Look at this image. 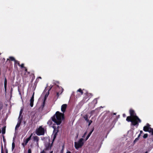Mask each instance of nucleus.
<instances>
[{
  "label": "nucleus",
  "mask_w": 153,
  "mask_h": 153,
  "mask_svg": "<svg viewBox=\"0 0 153 153\" xmlns=\"http://www.w3.org/2000/svg\"><path fill=\"white\" fill-rule=\"evenodd\" d=\"M67 106V105L66 104L62 105L61 106V110L63 113L57 111L56 114L51 117L52 120L57 125H59L61 123L62 120L65 119L64 113L66 110Z\"/></svg>",
  "instance_id": "f257e3e1"
},
{
  "label": "nucleus",
  "mask_w": 153,
  "mask_h": 153,
  "mask_svg": "<svg viewBox=\"0 0 153 153\" xmlns=\"http://www.w3.org/2000/svg\"><path fill=\"white\" fill-rule=\"evenodd\" d=\"M130 116L127 117L126 120L128 122H131V125L138 126L139 123L141 122V120L137 115L135 111L131 109L129 111Z\"/></svg>",
  "instance_id": "f03ea898"
},
{
  "label": "nucleus",
  "mask_w": 153,
  "mask_h": 153,
  "mask_svg": "<svg viewBox=\"0 0 153 153\" xmlns=\"http://www.w3.org/2000/svg\"><path fill=\"white\" fill-rule=\"evenodd\" d=\"M83 139H80L78 142H74V146L75 148L78 149L79 148H81L83 145L84 143L83 142Z\"/></svg>",
  "instance_id": "7ed1b4c3"
},
{
  "label": "nucleus",
  "mask_w": 153,
  "mask_h": 153,
  "mask_svg": "<svg viewBox=\"0 0 153 153\" xmlns=\"http://www.w3.org/2000/svg\"><path fill=\"white\" fill-rule=\"evenodd\" d=\"M36 133L38 136L44 135L45 134L44 128L42 126H40L38 128L36 129Z\"/></svg>",
  "instance_id": "20e7f679"
},
{
  "label": "nucleus",
  "mask_w": 153,
  "mask_h": 153,
  "mask_svg": "<svg viewBox=\"0 0 153 153\" xmlns=\"http://www.w3.org/2000/svg\"><path fill=\"white\" fill-rule=\"evenodd\" d=\"M32 135L33 134L32 133L26 139H24L23 142L22 143V145L24 148L25 147V146L27 144L29 141L31 139Z\"/></svg>",
  "instance_id": "39448f33"
},
{
  "label": "nucleus",
  "mask_w": 153,
  "mask_h": 153,
  "mask_svg": "<svg viewBox=\"0 0 153 153\" xmlns=\"http://www.w3.org/2000/svg\"><path fill=\"white\" fill-rule=\"evenodd\" d=\"M53 141L51 144L49 142L46 143H45V151L49 150L51 149L53 145Z\"/></svg>",
  "instance_id": "423d86ee"
},
{
  "label": "nucleus",
  "mask_w": 153,
  "mask_h": 153,
  "mask_svg": "<svg viewBox=\"0 0 153 153\" xmlns=\"http://www.w3.org/2000/svg\"><path fill=\"white\" fill-rule=\"evenodd\" d=\"M53 128L54 129L53 131V134H54V136L53 137V141H54L56 137L57 133L58 132V128H56V127L55 126H53Z\"/></svg>",
  "instance_id": "0eeeda50"
},
{
  "label": "nucleus",
  "mask_w": 153,
  "mask_h": 153,
  "mask_svg": "<svg viewBox=\"0 0 153 153\" xmlns=\"http://www.w3.org/2000/svg\"><path fill=\"white\" fill-rule=\"evenodd\" d=\"M33 141L34 142H36V145L37 146H39V138L38 136H33Z\"/></svg>",
  "instance_id": "6e6552de"
},
{
  "label": "nucleus",
  "mask_w": 153,
  "mask_h": 153,
  "mask_svg": "<svg viewBox=\"0 0 153 153\" xmlns=\"http://www.w3.org/2000/svg\"><path fill=\"white\" fill-rule=\"evenodd\" d=\"M34 92L30 100V105L32 107H33V102L34 101Z\"/></svg>",
  "instance_id": "1a4fd4ad"
},
{
  "label": "nucleus",
  "mask_w": 153,
  "mask_h": 153,
  "mask_svg": "<svg viewBox=\"0 0 153 153\" xmlns=\"http://www.w3.org/2000/svg\"><path fill=\"white\" fill-rule=\"evenodd\" d=\"M150 125L149 123H147L146 126H144L143 128V130L145 131L149 132Z\"/></svg>",
  "instance_id": "9d476101"
},
{
  "label": "nucleus",
  "mask_w": 153,
  "mask_h": 153,
  "mask_svg": "<svg viewBox=\"0 0 153 153\" xmlns=\"http://www.w3.org/2000/svg\"><path fill=\"white\" fill-rule=\"evenodd\" d=\"M19 119V120L15 127V130L16 131L17 130V128L19 127L22 123V118Z\"/></svg>",
  "instance_id": "9b49d317"
},
{
  "label": "nucleus",
  "mask_w": 153,
  "mask_h": 153,
  "mask_svg": "<svg viewBox=\"0 0 153 153\" xmlns=\"http://www.w3.org/2000/svg\"><path fill=\"white\" fill-rule=\"evenodd\" d=\"M94 130V128H93L91 129L90 132L89 133L87 136L86 137V138H85V141H86L88 138H89V137H90L91 135L93 132Z\"/></svg>",
  "instance_id": "f8f14e48"
},
{
  "label": "nucleus",
  "mask_w": 153,
  "mask_h": 153,
  "mask_svg": "<svg viewBox=\"0 0 153 153\" xmlns=\"http://www.w3.org/2000/svg\"><path fill=\"white\" fill-rule=\"evenodd\" d=\"M7 83V79L6 78H4V88L5 91L6 93V92Z\"/></svg>",
  "instance_id": "ddd939ff"
},
{
  "label": "nucleus",
  "mask_w": 153,
  "mask_h": 153,
  "mask_svg": "<svg viewBox=\"0 0 153 153\" xmlns=\"http://www.w3.org/2000/svg\"><path fill=\"white\" fill-rule=\"evenodd\" d=\"M16 64H17L19 66H20V65L19 61L16 60H15V61H14V66L15 67L16 65Z\"/></svg>",
  "instance_id": "4468645a"
},
{
  "label": "nucleus",
  "mask_w": 153,
  "mask_h": 153,
  "mask_svg": "<svg viewBox=\"0 0 153 153\" xmlns=\"http://www.w3.org/2000/svg\"><path fill=\"white\" fill-rule=\"evenodd\" d=\"M5 128L6 127L4 126L2 128V133L3 134H4L5 133Z\"/></svg>",
  "instance_id": "2eb2a0df"
},
{
  "label": "nucleus",
  "mask_w": 153,
  "mask_h": 153,
  "mask_svg": "<svg viewBox=\"0 0 153 153\" xmlns=\"http://www.w3.org/2000/svg\"><path fill=\"white\" fill-rule=\"evenodd\" d=\"M149 133H152V135H153V129L149 127Z\"/></svg>",
  "instance_id": "dca6fc26"
},
{
  "label": "nucleus",
  "mask_w": 153,
  "mask_h": 153,
  "mask_svg": "<svg viewBox=\"0 0 153 153\" xmlns=\"http://www.w3.org/2000/svg\"><path fill=\"white\" fill-rule=\"evenodd\" d=\"M77 91L81 93V95H82L83 93L82 90L81 88H79L78 89Z\"/></svg>",
  "instance_id": "f3484780"
},
{
  "label": "nucleus",
  "mask_w": 153,
  "mask_h": 153,
  "mask_svg": "<svg viewBox=\"0 0 153 153\" xmlns=\"http://www.w3.org/2000/svg\"><path fill=\"white\" fill-rule=\"evenodd\" d=\"M9 59L11 61H14V62L15 61V60H16L12 56L9 57Z\"/></svg>",
  "instance_id": "a211bd4d"
},
{
  "label": "nucleus",
  "mask_w": 153,
  "mask_h": 153,
  "mask_svg": "<svg viewBox=\"0 0 153 153\" xmlns=\"http://www.w3.org/2000/svg\"><path fill=\"white\" fill-rule=\"evenodd\" d=\"M49 94V91L47 92L45 97L44 99L46 100V98L48 97Z\"/></svg>",
  "instance_id": "6ab92c4d"
},
{
  "label": "nucleus",
  "mask_w": 153,
  "mask_h": 153,
  "mask_svg": "<svg viewBox=\"0 0 153 153\" xmlns=\"http://www.w3.org/2000/svg\"><path fill=\"white\" fill-rule=\"evenodd\" d=\"M45 100H46L44 99V101H43V103H42V108H43L45 106Z\"/></svg>",
  "instance_id": "aec40b11"
},
{
  "label": "nucleus",
  "mask_w": 153,
  "mask_h": 153,
  "mask_svg": "<svg viewBox=\"0 0 153 153\" xmlns=\"http://www.w3.org/2000/svg\"><path fill=\"white\" fill-rule=\"evenodd\" d=\"M52 123V121L51 120H49L47 122V124L48 125H51Z\"/></svg>",
  "instance_id": "412c9836"
},
{
  "label": "nucleus",
  "mask_w": 153,
  "mask_h": 153,
  "mask_svg": "<svg viewBox=\"0 0 153 153\" xmlns=\"http://www.w3.org/2000/svg\"><path fill=\"white\" fill-rule=\"evenodd\" d=\"M15 143L14 142H13L12 143V150H13L15 148Z\"/></svg>",
  "instance_id": "4be33fe9"
},
{
  "label": "nucleus",
  "mask_w": 153,
  "mask_h": 153,
  "mask_svg": "<svg viewBox=\"0 0 153 153\" xmlns=\"http://www.w3.org/2000/svg\"><path fill=\"white\" fill-rule=\"evenodd\" d=\"M22 112H23V109H22L20 110V111L19 112V119H20V116L22 114Z\"/></svg>",
  "instance_id": "5701e85b"
},
{
  "label": "nucleus",
  "mask_w": 153,
  "mask_h": 153,
  "mask_svg": "<svg viewBox=\"0 0 153 153\" xmlns=\"http://www.w3.org/2000/svg\"><path fill=\"white\" fill-rule=\"evenodd\" d=\"M97 100L96 99H95L93 101V102L95 104H96L97 103Z\"/></svg>",
  "instance_id": "b1692460"
},
{
  "label": "nucleus",
  "mask_w": 153,
  "mask_h": 153,
  "mask_svg": "<svg viewBox=\"0 0 153 153\" xmlns=\"http://www.w3.org/2000/svg\"><path fill=\"white\" fill-rule=\"evenodd\" d=\"M84 118L85 119V120L87 121V122H88L89 121V120L88 119V117L87 116H85L84 117Z\"/></svg>",
  "instance_id": "393cba45"
},
{
  "label": "nucleus",
  "mask_w": 153,
  "mask_h": 153,
  "mask_svg": "<svg viewBox=\"0 0 153 153\" xmlns=\"http://www.w3.org/2000/svg\"><path fill=\"white\" fill-rule=\"evenodd\" d=\"M148 134H144V135L143 136V138L145 139L146 138L148 137Z\"/></svg>",
  "instance_id": "a878e982"
},
{
  "label": "nucleus",
  "mask_w": 153,
  "mask_h": 153,
  "mask_svg": "<svg viewBox=\"0 0 153 153\" xmlns=\"http://www.w3.org/2000/svg\"><path fill=\"white\" fill-rule=\"evenodd\" d=\"M95 110H93L92 111L90 112V114H91V116H92L93 114H94V113L95 112Z\"/></svg>",
  "instance_id": "bb28decb"
},
{
  "label": "nucleus",
  "mask_w": 153,
  "mask_h": 153,
  "mask_svg": "<svg viewBox=\"0 0 153 153\" xmlns=\"http://www.w3.org/2000/svg\"><path fill=\"white\" fill-rule=\"evenodd\" d=\"M1 153H4L2 144L1 147Z\"/></svg>",
  "instance_id": "cd10ccee"
},
{
  "label": "nucleus",
  "mask_w": 153,
  "mask_h": 153,
  "mask_svg": "<svg viewBox=\"0 0 153 153\" xmlns=\"http://www.w3.org/2000/svg\"><path fill=\"white\" fill-rule=\"evenodd\" d=\"M87 122L89 123L88 126H89L91 125V123L92 122V121L91 120H89V121Z\"/></svg>",
  "instance_id": "c85d7f7f"
},
{
  "label": "nucleus",
  "mask_w": 153,
  "mask_h": 153,
  "mask_svg": "<svg viewBox=\"0 0 153 153\" xmlns=\"http://www.w3.org/2000/svg\"><path fill=\"white\" fill-rule=\"evenodd\" d=\"M19 66H20L21 68H24V64L22 63L21 65H20Z\"/></svg>",
  "instance_id": "c756f323"
},
{
  "label": "nucleus",
  "mask_w": 153,
  "mask_h": 153,
  "mask_svg": "<svg viewBox=\"0 0 153 153\" xmlns=\"http://www.w3.org/2000/svg\"><path fill=\"white\" fill-rule=\"evenodd\" d=\"M31 150L30 149H29L28 150V153H31Z\"/></svg>",
  "instance_id": "7c9ffc66"
},
{
  "label": "nucleus",
  "mask_w": 153,
  "mask_h": 153,
  "mask_svg": "<svg viewBox=\"0 0 153 153\" xmlns=\"http://www.w3.org/2000/svg\"><path fill=\"white\" fill-rule=\"evenodd\" d=\"M87 134V132H85L84 134L82 136V137H83V138H84L85 137L86 135V134Z\"/></svg>",
  "instance_id": "2f4dec72"
},
{
  "label": "nucleus",
  "mask_w": 153,
  "mask_h": 153,
  "mask_svg": "<svg viewBox=\"0 0 153 153\" xmlns=\"http://www.w3.org/2000/svg\"><path fill=\"white\" fill-rule=\"evenodd\" d=\"M64 149L63 148L60 151V153H63Z\"/></svg>",
  "instance_id": "473e14b6"
},
{
  "label": "nucleus",
  "mask_w": 153,
  "mask_h": 153,
  "mask_svg": "<svg viewBox=\"0 0 153 153\" xmlns=\"http://www.w3.org/2000/svg\"><path fill=\"white\" fill-rule=\"evenodd\" d=\"M139 138H138V137H137V138H136L135 139V140H134V142H135V141H137V140H139Z\"/></svg>",
  "instance_id": "72a5a7b5"
},
{
  "label": "nucleus",
  "mask_w": 153,
  "mask_h": 153,
  "mask_svg": "<svg viewBox=\"0 0 153 153\" xmlns=\"http://www.w3.org/2000/svg\"><path fill=\"white\" fill-rule=\"evenodd\" d=\"M5 151L6 153H8V150L6 148V147L5 146Z\"/></svg>",
  "instance_id": "f704fd0d"
},
{
  "label": "nucleus",
  "mask_w": 153,
  "mask_h": 153,
  "mask_svg": "<svg viewBox=\"0 0 153 153\" xmlns=\"http://www.w3.org/2000/svg\"><path fill=\"white\" fill-rule=\"evenodd\" d=\"M56 95H57V98H58L59 97V92H57V93H56Z\"/></svg>",
  "instance_id": "c9c22d12"
},
{
  "label": "nucleus",
  "mask_w": 153,
  "mask_h": 153,
  "mask_svg": "<svg viewBox=\"0 0 153 153\" xmlns=\"http://www.w3.org/2000/svg\"><path fill=\"white\" fill-rule=\"evenodd\" d=\"M123 116L124 117H125L126 116V115L125 114H123Z\"/></svg>",
  "instance_id": "e433bc0d"
},
{
  "label": "nucleus",
  "mask_w": 153,
  "mask_h": 153,
  "mask_svg": "<svg viewBox=\"0 0 153 153\" xmlns=\"http://www.w3.org/2000/svg\"><path fill=\"white\" fill-rule=\"evenodd\" d=\"M42 79V78H41V77H40V76L38 78V79H36V81L38 80V79Z\"/></svg>",
  "instance_id": "4c0bfd02"
},
{
  "label": "nucleus",
  "mask_w": 153,
  "mask_h": 153,
  "mask_svg": "<svg viewBox=\"0 0 153 153\" xmlns=\"http://www.w3.org/2000/svg\"><path fill=\"white\" fill-rule=\"evenodd\" d=\"M40 153H45L44 150H43L42 151H41Z\"/></svg>",
  "instance_id": "58836bf2"
},
{
  "label": "nucleus",
  "mask_w": 153,
  "mask_h": 153,
  "mask_svg": "<svg viewBox=\"0 0 153 153\" xmlns=\"http://www.w3.org/2000/svg\"><path fill=\"white\" fill-rule=\"evenodd\" d=\"M24 68L25 69V72H27V68L25 67H24Z\"/></svg>",
  "instance_id": "ea45409f"
},
{
  "label": "nucleus",
  "mask_w": 153,
  "mask_h": 153,
  "mask_svg": "<svg viewBox=\"0 0 153 153\" xmlns=\"http://www.w3.org/2000/svg\"><path fill=\"white\" fill-rule=\"evenodd\" d=\"M143 133V131H142L141 130L140 131V134H141Z\"/></svg>",
  "instance_id": "a19ab883"
},
{
  "label": "nucleus",
  "mask_w": 153,
  "mask_h": 153,
  "mask_svg": "<svg viewBox=\"0 0 153 153\" xmlns=\"http://www.w3.org/2000/svg\"><path fill=\"white\" fill-rule=\"evenodd\" d=\"M141 134H139V135H138V136L137 137H138V138H139V137L140 136Z\"/></svg>",
  "instance_id": "79ce46f5"
},
{
  "label": "nucleus",
  "mask_w": 153,
  "mask_h": 153,
  "mask_svg": "<svg viewBox=\"0 0 153 153\" xmlns=\"http://www.w3.org/2000/svg\"><path fill=\"white\" fill-rule=\"evenodd\" d=\"M66 153H71V152L69 151H68Z\"/></svg>",
  "instance_id": "37998d69"
},
{
  "label": "nucleus",
  "mask_w": 153,
  "mask_h": 153,
  "mask_svg": "<svg viewBox=\"0 0 153 153\" xmlns=\"http://www.w3.org/2000/svg\"><path fill=\"white\" fill-rule=\"evenodd\" d=\"M53 151H51L50 152V153H53Z\"/></svg>",
  "instance_id": "c03bdc74"
},
{
  "label": "nucleus",
  "mask_w": 153,
  "mask_h": 153,
  "mask_svg": "<svg viewBox=\"0 0 153 153\" xmlns=\"http://www.w3.org/2000/svg\"><path fill=\"white\" fill-rule=\"evenodd\" d=\"M116 113H114L113 114L114 115H116Z\"/></svg>",
  "instance_id": "a18cd8bd"
},
{
  "label": "nucleus",
  "mask_w": 153,
  "mask_h": 153,
  "mask_svg": "<svg viewBox=\"0 0 153 153\" xmlns=\"http://www.w3.org/2000/svg\"><path fill=\"white\" fill-rule=\"evenodd\" d=\"M9 60V59H7V61H8V60ZM7 62V61H6V62Z\"/></svg>",
  "instance_id": "49530a36"
},
{
  "label": "nucleus",
  "mask_w": 153,
  "mask_h": 153,
  "mask_svg": "<svg viewBox=\"0 0 153 153\" xmlns=\"http://www.w3.org/2000/svg\"><path fill=\"white\" fill-rule=\"evenodd\" d=\"M1 129H0V134L1 133Z\"/></svg>",
  "instance_id": "de8ad7c7"
},
{
  "label": "nucleus",
  "mask_w": 153,
  "mask_h": 153,
  "mask_svg": "<svg viewBox=\"0 0 153 153\" xmlns=\"http://www.w3.org/2000/svg\"><path fill=\"white\" fill-rule=\"evenodd\" d=\"M145 153H148V152L146 151Z\"/></svg>",
  "instance_id": "09e8293b"
},
{
  "label": "nucleus",
  "mask_w": 153,
  "mask_h": 153,
  "mask_svg": "<svg viewBox=\"0 0 153 153\" xmlns=\"http://www.w3.org/2000/svg\"><path fill=\"white\" fill-rule=\"evenodd\" d=\"M3 140L4 141H5V140H4V139Z\"/></svg>",
  "instance_id": "8fccbe9b"
},
{
  "label": "nucleus",
  "mask_w": 153,
  "mask_h": 153,
  "mask_svg": "<svg viewBox=\"0 0 153 153\" xmlns=\"http://www.w3.org/2000/svg\"><path fill=\"white\" fill-rule=\"evenodd\" d=\"M152 141H153V139H152Z\"/></svg>",
  "instance_id": "3c124183"
}]
</instances>
